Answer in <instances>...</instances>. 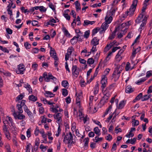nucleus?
<instances>
[{
    "label": "nucleus",
    "instance_id": "nucleus-1",
    "mask_svg": "<svg viewBox=\"0 0 152 152\" xmlns=\"http://www.w3.org/2000/svg\"><path fill=\"white\" fill-rule=\"evenodd\" d=\"M137 5V1L136 0H135L133 2L132 5L130 8L129 9V10L125 12V14L123 15V17L125 18L127 15L131 16L133 15Z\"/></svg>",
    "mask_w": 152,
    "mask_h": 152
},
{
    "label": "nucleus",
    "instance_id": "nucleus-2",
    "mask_svg": "<svg viewBox=\"0 0 152 152\" xmlns=\"http://www.w3.org/2000/svg\"><path fill=\"white\" fill-rule=\"evenodd\" d=\"M122 71V69L120 66H118L115 69V70L112 76L113 78L114 79V81L115 82L118 80Z\"/></svg>",
    "mask_w": 152,
    "mask_h": 152
},
{
    "label": "nucleus",
    "instance_id": "nucleus-3",
    "mask_svg": "<svg viewBox=\"0 0 152 152\" xmlns=\"http://www.w3.org/2000/svg\"><path fill=\"white\" fill-rule=\"evenodd\" d=\"M62 137H64V142L65 143H70L72 141V135L71 132H69L65 134L64 132L62 133Z\"/></svg>",
    "mask_w": 152,
    "mask_h": 152
},
{
    "label": "nucleus",
    "instance_id": "nucleus-4",
    "mask_svg": "<svg viewBox=\"0 0 152 152\" xmlns=\"http://www.w3.org/2000/svg\"><path fill=\"white\" fill-rule=\"evenodd\" d=\"M109 26L108 24L104 22L102 24L101 27L100 28H96L93 30V31H95V33H96L99 31V33L100 34L104 33L105 31L107 29Z\"/></svg>",
    "mask_w": 152,
    "mask_h": 152
},
{
    "label": "nucleus",
    "instance_id": "nucleus-5",
    "mask_svg": "<svg viewBox=\"0 0 152 152\" xmlns=\"http://www.w3.org/2000/svg\"><path fill=\"white\" fill-rule=\"evenodd\" d=\"M43 77L46 82H49L50 79L53 80L54 81H56L57 80V78L52 75L51 73H49L48 75H47L46 73H44L43 74Z\"/></svg>",
    "mask_w": 152,
    "mask_h": 152
},
{
    "label": "nucleus",
    "instance_id": "nucleus-6",
    "mask_svg": "<svg viewBox=\"0 0 152 152\" xmlns=\"http://www.w3.org/2000/svg\"><path fill=\"white\" fill-rule=\"evenodd\" d=\"M25 70L26 68L24 65L23 64H20L18 66L15 71L17 74L22 75L24 74Z\"/></svg>",
    "mask_w": 152,
    "mask_h": 152
},
{
    "label": "nucleus",
    "instance_id": "nucleus-7",
    "mask_svg": "<svg viewBox=\"0 0 152 152\" xmlns=\"http://www.w3.org/2000/svg\"><path fill=\"white\" fill-rule=\"evenodd\" d=\"M26 102L25 100H23L21 102H19L17 104V108L18 111H19V113H23V110L22 107H23L24 108L25 106H26L25 104Z\"/></svg>",
    "mask_w": 152,
    "mask_h": 152
},
{
    "label": "nucleus",
    "instance_id": "nucleus-8",
    "mask_svg": "<svg viewBox=\"0 0 152 152\" xmlns=\"http://www.w3.org/2000/svg\"><path fill=\"white\" fill-rule=\"evenodd\" d=\"M110 87H107L106 88H102V91L104 95L103 96V98L102 99V101H104V99H105L107 100V99L108 98V96L110 94Z\"/></svg>",
    "mask_w": 152,
    "mask_h": 152
},
{
    "label": "nucleus",
    "instance_id": "nucleus-9",
    "mask_svg": "<svg viewBox=\"0 0 152 152\" xmlns=\"http://www.w3.org/2000/svg\"><path fill=\"white\" fill-rule=\"evenodd\" d=\"M22 113H19V111L18 112L14 111L12 115L15 119H18L19 120H23L25 118V116L24 115L22 114Z\"/></svg>",
    "mask_w": 152,
    "mask_h": 152
},
{
    "label": "nucleus",
    "instance_id": "nucleus-10",
    "mask_svg": "<svg viewBox=\"0 0 152 152\" xmlns=\"http://www.w3.org/2000/svg\"><path fill=\"white\" fill-rule=\"evenodd\" d=\"M54 118L56 120V122L59 124H61L62 122V114L61 113H57V114L53 115Z\"/></svg>",
    "mask_w": 152,
    "mask_h": 152
},
{
    "label": "nucleus",
    "instance_id": "nucleus-11",
    "mask_svg": "<svg viewBox=\"0 0 152 152\" xmlns=\"http://www.w3.org/2000/svg\"><path fill=\"white\" fill-rule=\"evenodd\" d=\"M124 52V50H123L120 49L115 56V59L117 62H119L122 59L123 56L122 54Z\"/></svg>",
    "mask_w": 152,
    "mask_h": 152
},
{
    "label": "nucleus",
    "instance_id": "nucleus-12",
    "mask_svg": "<svg viewBox=\"0 0 152 152\" xmlns=\"http://www.w3.org/2000/svg\"><path fill=\"white\" fill-rule=\"evenodd\" d=\"M102 79L101 83L102 84L101 87L102 88H105L107 84V77L105 75H102L101 77Z\"/></svg>",
    "mask_w": 152,
    "mask_h": 152
},
{
    "label": "nucleus",
    "instance_id": "nucleus-13",
    "mask_svg": "<svg viewBox=\"0 0 152 152\" xmlns=\"http://www.w3.org/2000/svg\"><path fill=\"white\" fill-rule=\"evenodd\" d=\"M74 51V49L73 47H69L67 50V53L65 56V60L66 61L69 60V57L72 53Z\"/></svg>",
    "mask_w": 152,
    "mask_h": 152
},
{
    "label": "nucleus",
    "instance_id": "nucleus-14",
    "mask_svg": "<svg viewBox=\"0 0 152 152\" xmlns=\"http://www.w3.org/2000/svg\"><path fill=\"white\" fill-rule=\"evenodd\" d=\"M72 71V75L76 77H77L79 74L80 71L79 68H77L76 65H73Z\"/></svg>",
    "mask_w": 152,
    "mask_h": 152
},
{
    "label": "nucleus",
    "instance_id": "nucleus-15",
    "mask_svg": "<svg viewBox=\"0 0 152 152\" xmlns=\"http://www.w3.org/2000/svg\"><path fill=\"white\" fill-rule=\"evenodd\" d=\"M3 122L4 124H9L10 125L14 124L12 118L9 116H7L5 119L3 120Z\"/></svg>",
    "mask_w": 152,
    "mask_h": 152
},
{
    "label": "nucleus",
    "instance_id": "nucleus-16",
    "mask_svg": "<svg viewBox=\"0 0 152 152\" xmlns=\"http://www.w3.org/2000/svg\"><path fill=\"white\" fill-rule=\"evenodd\" d=\"M105 22L104 23L108 24L111 23L112 20L113 18L112 16L110 15V13L107 12L104 18Z\"/></svg>",
    "mask_w": 152,
    "mask_h": 152
},
{
    "label": "nucleus",
    "instance_id": "nucleus-17",
    "mask_svg": "<svg viewBox=\"0 0 152 152\" xmlns=\"http://www.w3.org/2000/svg\"><path fill=\"white\" fill-rule=\"evenodd\" d=\"M140 50V47L136 48H135L134 47H133L132 55L130 57V59L132 62L133 61V60L135 56V55L137 53L139 52Z\"/></svg>",
    "mask_w": 152,
    "mask_h": 152
},
{
    "label": "nucleus",
    "instance_id": "nucleus-18",
    "mask_svg": "<svg viewBox=\"0 0 152 152\" xmlns=\"http://www.w3.org/2000/svg\"><path fill=\"white\" fill-rule=\"evenodd\" d=\"M51 109L52 112L55 113H58V112H61L63 111V110L59 107L58 105L57 104H56L55 107L53 106Z\"/></svg>",
    "mask_w": 152,
    "mask_h": 152
},
{
    "label": "nucleus",
    "instance_id": "nucleus-19",
    "mask_svg": "<svg viewBox=\"0 0 152 152\" xmlns=\"http://www.w3.org/2000/svg\"><path fill=\"white\" fill-rule=\"evenodd\" d=\"M132 66H131V64L129 62H127L126 63L125 66V70L126 71H128L129 70H131L136 65V64H133V62L132 63Z\"/></svg>",
    "mask_w": 152,
    "mask_h": 152
},
{
    "label": "nucleus",
    "instance_id": "nucleus-20",
    "mask_svg": "<svg viewBox=\"0 0 152 152\" xmlns=\"http://www.w3.org/2000/svg\"><path fill=\"white\" fill-rule=\"evenodd\" d=\"M40 133L41 134L42 137L45 141V143L48 142L47 140V135L45 133V132L43 129H41L40 130Z\"/></svg>",
    "mask_w": 152,
    "mask_h": 152
},
{
    "label": "nucleus",
    "instance_id": "nucleus-21",
    "mask_svg": "<svg viewBox=\"0 0 152 152\" xmlns=\"http://www.w3.org/2000/svg\"><path fill=\"white\" fill-rule=\"evenodd\" d=\"M99 39L96 37H94L91 42V45H97L99 44Z\"/></svg>",
    "mask_w": 152,
    "mask_h": 152
},
{
    "label": "nucleus",
    "instance_id": "nucleus-22",
    "mask_svg": "<svg viewBox=\"0 0 152 152\" xmlns=\"http://www.w3.org/2000/svg\"><path fill=\"white\" fill-rule=\"evenodd\" d=\"M150 0H145L143 4V6L142 7V12H144L145 10L147 8V6L149 4V1Z\"/></svg>",
    "mask_w": 152,
    "mask_h": 152
},
{
    "label": "nucleus",
    "instance_id": "nucleus-23",
    "mask_svg": "<svg viewBox=\"0 0 152 152\" xmlns=\"http://www.w3.org/2000/svg\"><path fill=\"white\" fill-rule=\"evenodd\" d=\"M116 42V41L114 40L112 42L110 43L108 45H107L104 48L105 51H107L109 50L112 47V46L115 44Z\"/></svg>",
    "mask_w": 152,
    "mask_h": 152
},
{
    "label": "nucleus",
    "instance_id": "nucleus-24",
    "mask_svg": "<svg viewBox=\"0 0 152 152\" xmlns=\"http://www.w3.org/2000/svg\"><path fill=\"white\" fill-rule=\"evenodd\" d=\"M45 96L48 97L52 98L54 97L55 96V94H53L52 92L46 91L45 92Z\"/></svg>",
    "mask_w": 152,
    "mask_h": 152
},
{
    "label": "nucleus",
    "instance_id": "nucleus-25",
    "mask_svg": "<svg viewBox=\"0 0 152 152\" xmlns=\"http://www.w3.org/2000/svg\"><path fill=\"white\" fill-rule=\"evenodd\" d=\"M144 13L142 12V13L139 15L136 20V23H139L142 21V18L143 16Z\"/></svg>",
    "mask_w": 152,
    "mask_h": 152
},
{
    "label": "nucleus",
    "instance_id": "nucleus-26",
    "mask_svg": "<svg viewBox=\"0 0 152 152\" xmlns=\"http://www.w3.org/2000/svg\"><path fill=\"white\" fill-rule=\"evenodd\" d=\"M99 90V84L97 83L96 85L93 90V93L94 96H96L98 93Z\"/></svg>",
    "mask_w": 152,
    "mask_h": 152
},
{
    "label": "nucleus",
    "instance_id": "nucleus-27",
    "mask_svg": "<svg viewBox=\"0 0 152 152\" xmlns=\"http://www.w3.org/2000/svg\"><path fill=\"white\" fill-rule=\"evenodd\" d=\"M133 91V88H132L130 86H128L126 88L125 91L126 93H130Z\"/></svg>",
    "mask_w": 152,
    "mask_h": 152
},
{
    "label": "nucleus",
    "instance_id": "nucleus-28",
    "mask_svg": "<svg viewBox=\"0 0 152 152\" xmlns=\"http://www.w3.org/2000/svg\"><path fill=\"white\" fill-rule=\"evenodd\" d=\"M126 103V101L122 100L120 102L118 106L117 107V108L118 109H121L124 106Z\"/></svg>",
    "mask_w": 152,
    "mask_h": 152
},
{
    "label": "nucleus",
    "instance_id": "nucleus-29",
    "mask_svg": "<svg viewBox=\"0 0 152 152\" xmlns=\"http://www.w3.org/2000/svg\"><path fill=\"white\" fill-rule=\"evenodd\" d=\"M112 55V52H110L109 53L107 56L106 57L104 61V64H106V63L110 60L111 58Z\"/></svg>",
    "mask_w": 152,
    "mask_h": 152
},
{
    "label": "nucleus",
    "instance_id": "nucleus-30",
    "mask_svg": "<svg viewBox=\"0 0 152 152\" xmlns=\"http://www.w3.org/2000/svg\"><path fill=\"white\" fill-rule=\"evenodd\" d=\"M75 7L76 10L77 12H78L79 11H80L81 10V7L80 6V4L79 2L78 1H76L75 2Z\"/></svg>",
    "mask_w": 152,
    "mask_h": 152
},
{
    "label": "nucleus",
    "instance_id": "nucleus-31",
    "mask_svg": "<svg viewBox=\"0 0 152 152\" xmlns=\"http://www.w3.org/2000/svg\"><path fill=\"white\" fill-rule=\"evenodd\" d=\"M94 133L98 136H99L101 134L100 130L97 127H95L94 129Z\"/></svg>",
    "mask_w": 152,
    "mask_h": 152
},
{
    "label": "nucleus",
    "instance_id": "nucleus-32",
    "mask_svg": "<svg viewBox=\"0 0 152 152\" xmlns=\"http://www.w3.org/2000/svg\"><path fill=\"white\" fill-rule=\"evenodd\" d=\"M51 50L50 51V56L54 59L55 57H58L56 55V53L55 51L54 50H52V48L50 47Z\"/></svg>",
    "mask_w": 152,
    "mask_h": 152
},
{
    "label": "nucleus",
    "instance_id": "nucleus-33",
    "mask_svg": "<svg viewBox=\"0 0 152 152\" xmlns=\"http://www.w3.org/2000/svg\"><path fill=\"white\" fill-rule=\"evenodd\" d=\"M89 141V139L88 137L86 138L84 140V146L85 149H87L88 147V143Z\"/></svg>",
    "mask_w": 152,
    "mask_h": 152
},
{
    "label": "nucleus",
    "instance_id": "nucleus-34",
    "mask_svg": "<svg viewBox=\"0 0 152 152\" xmlns=\"http://www.w3.org/2000/svg\"><path fill=\"white\" fill-rule=\"evenodd\" d=\"M24 87L28 91L29 93L32 92V89L31 86L28 83L25 84L24 85Z\"/></svg>",
    "mask_w": 152,
    "mask_h": 152
},
{
    "label": "nucleus",
    "instance_id": "nucleus-35",
    "mask_svg": "<svg viewBox=\"0 0 152 152\" xmlns=\"http://www.w3.org/2000/svg\"><path fill=\"white\" fill-rule=\"evenodd\" d=\"M28 99L31 101L34 102H36L37 99V97L34 95H30L28 97Z\"/></svg>",
    "mask_w": 152,
    "mask_h": 152
},
{
    "label": "nucleus",
    "instance_id": "nucleus-36",
    "mask_svg": "<svg viewBox=\"0 0 152 152\" xmlns=\"http://www.w3.org/2000/svg\"><path fill=\"white\" fill-rule=\"evenodd\" d=\"M0 72H2L5 76L7 77H10L12 74L8 71H4V70H0Z\"/></svg>",
    "mask_w": 152,
    "mask_h": 152
},
{
    "label": "nucleus",
    "instance_id": "nucleus-37",
    "mask_svg": "<svg viewBox=\"0 0 152 152\" xmlns=\"http://www.w3.org/2000/svg\"><path fill=\"white\" fill-rule=\"evenodd\" d=\"M95 23L94 21H90L88 20H86L84 22V26H87L88 25H92Z\"/></svg>",
    "mask_w": 152,
    "mask_h": 152
},
{
    "label": "nucleus",
    "instance_id": "nucleus-38",
    "mask_svg": "<svg viewBox=\"0 0 152 152\" xmlns=\"http://www.w3.org/2000/svg\"><path fill=\"white\" fill-rule=\"evenodd\" d=\"M146 79L147 78L145 77H142L137 80L136 83L137 85H140L142 83L144 82Z\"/></svg>",
    "mask_w": 152,
    "mask_h": 152
},
{
    "label": "nucleus",
    "instance_id": "nucleus-39",
    "mask_svg": "<svg viewBox=\"0 0 152 152\" xmlns=\"http://www.w3.org/2000/svg\"><path fill=\"white\" fill-rule=\"evenodd\" d=\"M151 95L150 94L149 95H146L143 96L141 98V100L142 101H144L148 99L149 98H151Z\"/></svg>",
    "mask_w": 152,
    "mask_h": 152
},
{
    "label": "nucleus",
    "instance_id": "nucleus-40",
    "mask_svg": "<svg viewBox=\"0 0 152 152\" xmlns=\"http://www.w3.org/2000/svg\"><path fill=\"white\" fill-rule=\"evenodd\" d=\"M78 40L76 36H75L71 39L70 42L72 44L74 45L76 43Z\"/></svg>",
    "mask_w": 152,
    "mask_h": 152
},
{
    "label": "nucleus",
    "instance_id": "nucleus-41",
    "mask_svg": "<svg viewBox=\"0 0 152 152\" xmlns=\"http://www.w3.org/2000/svg\"><path fill=\"white\" fill-rule=\"evenodd\" d=\"M132 123V126H138L139 124V121L135 120L134 119H133Z\"/></svg>",
    "mask_w": 152,
    "mask_h": 152
},
{
    "label": "nucleus",
    "instance_id": "nucleus-42",
    "mask_svg": "<svg viewBox=\"0 0 152 152\" xmlns=\"http://www.w3.org/2000/svg\"><path fill=\"white\" fill-rule=\"evenodd\" d=\"M4 148L7 151H11V148L10 145L8 143H6L4 145Z\"/></svg>",
    "mask_w": 152,
    "mask_h": 152
},
{
    "label": "nucleus",
    "instance_id": "nucleus-43",
    "mask_svg": "<svg viewBox=\"0 0 152 152\" xmlns=\"http://www.w3.org/2000/svg\"><path fill=\"white\" fill-rule=\"evenodd\" d=\"M126 24L125 23H123L118 26L119 29L121 31L123 28H125L124 29V31H125L127 29L126 27Z\"/></svg>",
    "mask_w": 152,
    "mask_h": 152
},
{
    "label": "nucleus",
    "instance_id": "nucleus-44",
    "mask_svg": "<svg viewBox=\"0 0 152 152\" xmlns=\"http://www.w3.org/2000/svg\"><path fill=\"white\" fill-rule=\"evenodd\" d=\"M47 134L48 139L49 140L52 141L53 138V137L52 136V134L51 132V131H49L47 132Z\"/></svg>",
    "mask_w": 152,
    "mask_h": 152
},
{
    "label": "nucleus",
    "instance_id": "nucleus-45",
    "mask_svg": "<svg viewBox=\"0 0 152 152\" xmlns=\"http://www.w3.org/2000/svg\"><path fill=\"white\" fill-rule=\"evenodd\" d=\"M3 130L4 134L9 132L6 124H4L3 127Z\"/></svg>",
    "mask_w": 152,
    "mask_h": 152
},
{
    "label": "nucleus",
    "instance_id": "nucleus-46",
    "mask_svg": "<svg viewBox=\"0 0 152 152\" xmlns=\"http://www.w3.org/2000/svg\"><path fill=\"white\" fill-rule=\"evenodd\" d=\"M82 97H77L76 103L77 105L79 106V107L80 106V101L82 99Z\"/></svg>",
    "mask_w": 152,
    "mask_h": 152
},
{
    "label": "nucleus",
    "instance_id": "nucleus-47",
    "mask_svg": "<svg viewBox=\"0 0 152 152\" xmlns=\"http://www.w3.org/2000/svg\"><path fill=\"white\" fill-rule=\"evenodd\" d=\"M0 50H1L4 53H8L9 50L7 48L5 47H3L1 46H0Z\"/></svg>",
    "mask_w": 152,
    "mask_h": 152
},
{
    "label": "nucleus",
    "instance_id": "nucleus-48",
    "mask_svg": "<svg viewBox=\"0 0 152 152\" xmlns=\"http://www.w3.org/2000/svg\"><path fill=\"white\" fill-rule=\"evenodd\" d=\"M142 93H140L135 98V99L134 100V102H135L136 101L139 100L142 97Z\"/></svg>",
    "mask_w": 152,
    "mask_h": 152
},
{
    "label": "nucleus",
    "instance_id": "nucleus-49",
    "mask_svg": "<svg viewBox=\"0 0 152 152\" xmlns=\"http://www.w3.org/2000/svg\"><path fill=\"white\" fill-rule=\"evenodd\" d=\"M61 85L63 86L66 88L68 86L69 83L67 81L64 80L62 82Z\"/></svg>",
    "mask_w": 152,
    "mask_h": 152
},
{
    "label": "nucleus",
    "instance_id": "nucleus-50",
    "mask_svg": "<svg viewBox=\"0 0 152 152\" xmlns=\"http://www.w3.org/2000/svg\"><path fill=\"white\" fill-rule=\"evenodd\" d=\"M82 119L83 120V123L84 124H86L87 121H89V118L87 115H86L85 116H84L82 118Z\"/></svg>",
    "mask_w": 152,
    "mask_h": 152
},
{
    "label": "nucleus",
    "instance_id": "nucleus-51",
    "mask_svg": "<svg viewBox=\"0 0 152 152\" xmlns=\"http://www.w3.org/2000/svg\"><path fill=\"white\" fill-rule=\"evenodd\" d=\"M115 96L114 97H112L111 100L110 101V102L112 104H113L114 102V100L115 101V102L116 104L117 105H118V99H115Z\"/></svg>",
    "mask_w": 152,
    "mask_h": 152
},
{
    "label": "nucleus",
    "instance_id": "nucleus-52",
    "mask_svg": "<svg viewBox=\"0 0 152 152\" xmlns=\"http://www.w3.org/2000/svg\"><path fill=\"white\" fill-rule=\"evenodd\" d=\"M55 60L54 61V65L56 67H57L58 64H59V59L58 57H55L54 59Z\"/></svg>",
    "mask_w": 152,
    "mask_h": 152
},
{
    "label": "nucleus",
    "instance_id": "nucleus-53",
    "mask_svg": "<svg viewBox=\"0 0 152 152\" xmlns=\"http://www.w3.org/2000/svg\"><path fill=\"white\" fill-rule=\"evenodd\" d=\"M62 94L64 96H66L68 94L67 90L66 89L64 88L62 89Z\"/></svg>",
    "mask_w": 152,
    "mask_h": 152
},
{
    "label": "nucleus",
    "instance_id": "nucleus-54",
    "mask_svg": "<svg viewBox=\"0 0 152 152\" xmlns=\"http://www.w3.org/2000/svg\"><path fill=\"white\" fill-rule=\"evenodd\" d=\"M63 31L65 36L67 37H70V34L67 29L64 28L63 30Z\"/></svg>",
    "mask_w": 152,
    "mask_h": 152
},
{
    "label": "nucleus",
    "instance_id": "nucleus-55",
    "mask_svg": "<svg viewBox=\"0 0 152 152\" xmlns=\"http://www.w3.org/2000/svg\"><path fill=\"white\" fill-rule=\"evenodd\" d=\"M24 46L26 49H29L31 48V45L28 42H26L24 44Z\"/></svg>",
    "mask_w": 152,
    "mask_h": 152
},
{
    "label": "nucleus",
    "instance_id": "nucleus-56",
    "mask_svg": "<svg viewBox=\"0 0 152 152\" xmlns=\"http://www.w3.org/2000/svg\"><path fill=\"white\" fill-rule=\"evenodd\" d=\"M40 131H39L38 127L37 126L34 130V134L36 136H37L38 135L39 133H40Z\"/></svg>",
    "mask_w": 152,
    "mask_h": 152
},
{
    "label": "nucleus",
    "instance_id": "nucleus-57",
    "mask_svg": "<svg viewBox=\"0 0 152 152\" xmlns=\"http://www.w3.org/2000/svg\"><path fill=\"white\" fill-rule=\"evenodd\" d=\"M118 8L117 7H114L113 9H112L111 12L109 13L110 15H111L112 16L114 15L115 14V12L117 10Z\"/></svg>",
    "mask_w": 152,
    "mask_h": 152
},
{
    "label": "nucleus",
    "instance_id": "nucleus-58",
    "mask_svg": "<svg viewBox=\"0 0 152 152\" xmlns=\"http://www.w3.org/2000/svg\"><path fill=\"white\" fill-rule=\"evenodd\" d=\"M146 23L145 22H142L141 24L140 27L139 29V31L141 32L142 29H144V26L145 25Z\"/></svg>",
    "mask_w": 152,
    "mask_h": 152
},
{
    "label": "nucleus",
    "instance_id": "nucleus-59",
    "mask_svg": "<svg viewBox=\"0 0 152 152\" xmlns=\"http://www.w3.org/2000/svg\"><path fill=\"white\" fill-rule=\"evenodd\" d=\"M79 116L80 117V120H81L82 119V118L84 116V115L83 114V113L82 112V110H80L79 111Z\"/></svg>",
    "mask_w": 152,
    "mask_h": 152
},
{
    "label": "nucleus",
    "instance_id": "nucleus-60",
    "mask_svg": "<svg viewBox=\"0 0 152 152\" xmlns=\"http://www.w3.org/2000/svg\"><path fill=\"white\" fill-rule=\"evenodd\" d=\"M99 136L97 135V136H96L95 137V141L96 142L101 141L102 140L103 138L102 137H99Z\"/></svg>",
    "mask_w": 152,
    "mask_h": 152
},
{
    "label": "nucleus",
    "instance_id": "nucleus-61",
    "mask_svg": "<svg viewBox=\"0 0 152 152\" xmlns=\"http://www.w3.org/2000/svg\"><path fill=\"white\" fill-rule=\"evenodd\" d=\"M92 46V48L91 50V51L92 53H94L96 52L97 50L96 48V45H91Z\"/></svg>",
    "mask_w": 152,
    "mask_h": 152
},
{
    "label": "nucleus",
    "instance_id": "nucleus-62",
    "mask_svg": "<svg viewBox=\"0 0 152 152\" xmlns=\"http://www.w3.org/2000/svg\"><path fill=\"white\" fill-rule=\"evenodd\" d=\"M75 134L76 136L79 137H81L83 138L84 137L80 133L79 131L77 129L76 130Z\"/></svg>",
    "mask_w": 152,
    "mask_h": 152
},
{
    "label": "nucleus",
    "instance_id": "nucleus-63",
    "mask_svg": "<svg viewBox=\"0 0 152 152\" xmlns=\"http://www.w3.org/2000/svg\"><path fill=\"white\" fill-rule=\"evenodd\" d=\"M112 108V106L111 105L108 108L106 109V111L104 113H105V115H107L109 112L111 111Z\"/></svg>",
    "mask_w": 152,
    "mask_h": 152
},
{
    "label": "nucleus",
    "instance_id": "nucleus-64",
    "mask_svg": "<svg viewBox=\"0 0 152 152\" xmlns=\"http://www.w3.org/2000/svg\"><path fill=\"white\" fill-rule=\"evenodd\" d=\"M39 50L37 48H34L31 50V52L34 54H36L38 53Z\"/></svg>",
    "mask_w": 152,
    "mask_h": 152
}]
</instances>
